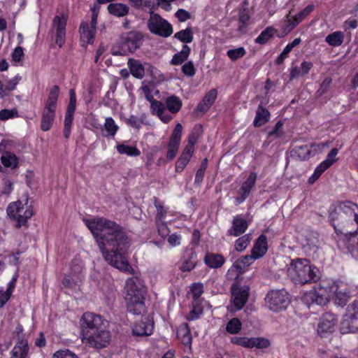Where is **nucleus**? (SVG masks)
Here are the masks:
<instances>
[{"label": "nucleus", "instance_id": "8", "mask_svg": "<svg viewBox=\"0 0 358 358\" xmlns=\"http://www.w3.org/2000/svg\"><path fill=\"white\" fill-rule=\"evenodd\" d=\"M329 288V282L324 281L322 285L305 293L303 296V302L308 306L312 304L325 305L330 300Z\"/></svg>", "mask_w": 358, "mask_h": 358}, {"label": "nucleus", "instance_id": "4", "mask_svg": "<svg viewBox=\"0 0 358 358\" xmlns=\"http://www.w3.org/2000/svg\"><path fill=\"white\" fill-rule=\"evenodd\" d=\"M287 274L295 285H303L320 279V271L306 259H295L287 265Z\"/></svg>", "mask_w": 358, "mask_h": 358}, {"label": "nucleus", "instance_id": "7", "mask_svg": "<svg viewBox=\"0 0 358 358\" xmlns=\"http://www.w3.org/2000/svg\"><path fill=\"white\" fill-rule=\"evenodd\" d=\"M6 211L8 215L16 221L17 228L24 225L34 214L30 206L20 201L10 203Z\"/></svg>", "mask_w": 358, "mask_h": 358}, {"label": "nucleus", "instance_id": "62", "mask_svg": "<svg viewBox=\"0 0 358 358\" xmlns=\"http://www.w3.org/2000/svg\"><path fill=\"white\" fill-rule=\"evenodd\" d=\"M23 56V49L20 46L16 47L12 53V59L14 62H20L22 59Z\"/></svg>", "mask_w": 358, "mask_h": 358}, {"label": "nucleus", "instance_id": "25", "mask_svg": "<svg viewBox=\"0 0 358 358\" xmlns=\"http://www.w3.org/2000/svg\"><path fill=\"white\" fill-rule=\"evenodd\" d=\"M267 238L265 235H260L256 241L251 253L257 258L262 257L267 251Z\"/></svg>", "mask_w": 358, "mask_h": 358}, {"label": "nucleus", "instance_id": "12", "mask_svg": "<svg viewBox=\"0 0 358 358\" xmlns=\"http://www.w3.org/2000/svg\"><path fill=\"white\" fill-rule=\"evenodd\" d=\"M142 36L137 31H130L121 38V51L116 52L115 55H126L134 52L141 45Z\"/></svg>", "mask_w": 358, "mask_h": 358}, {"label": "nucleus", "instance_id": "61", "mask_svg": "<svg viewBox=\"0 0 358 358\" xmlns=\"http://www.w3.org/2000/svg\"><path fill=\"white\" fill-rule=\"evenodd\" d=\"M282 122L281 121H278L275 125L274 129L269 131L268 136H274L275 138H278L282 135V131H281V129L282 128Z\"/></svg>", "mask_w": 358, "mask_h": 358}, {"label": "nucleus", "instance_id": "14", "mask_svg": "<svg viewBox=\"0 0 358 358\" xmlns=\"http://www.w3.org/2000/svg\"><path fill=\"white\" fill-rule=\"evenodd\" d=\"M341 331L342 334L355 333L358 331V308L348 310L341 322Z\"/></svg>", "mask_w": 358, "mask_h": 358}, {"label": "nucleus", "instance_id": "28", "mask_svg": "<svg viewBox=\"0 0 358 358\" xmlns=\"http://www.w3.org/2000/svg\"><path fill=\"white\" fill-rule=\"evenodd\" d=\"M131 74L136 78L141 79L145 76V69L139 60L130 58L127 62Z\"/></svg>", "mask_w": 358, "mask_h": 358}, {"label": "nucleus", "instance_id": "15", "mask_svg": "<svg viewBox=\"0 0 358 358\" xmlns=\"http://www.w3.org/2000/svg\"><path fill=\"white\" fill-rule=\"evenodd\" d=\"M249 296V287H233L231 289V305L234 310H240L246 303Z\"/></svg>", "mask_w": 358, "mask_h": 358}, {"label": "nucleus", "instance_id": "57", "mask_svg": "<svg viewBox=\"0 0 358 358\" xmlns=\"http://www.w3.org/2000/svg\"><path fill=\"white\" fill-rule=\"evenodd\" d=\"M191 291L194 299L199 298L203 292V285L202 283L196 282L191 287Z\"/></svg>", "mask_w": 358, "mask_h": 358}, {"label": "nucleus", "instance_id": "52", "mask_svg": "<svg viewBox=\"0 0 358 358\" xmlns=\"http://www.w3.org/2000/svg\"><path fill=\"white\" fill-rule=\"evenodd\" d=\"M14 182L8 177H4L2 180L1 192L3 194H10L13 190Z\"/></svg>", "mask_w": 358, "mask_h": 358}, {"label": "nucleus", "instance_id": "55", "mask_svg": "<svg viewBox=\"0 0 358 358\" xmlns=\"http://www.w3.org/2000/svg\"><path fill=\"white\" fill-rule=\"evenodd\" d=\"M83 263L80 260H73L71 266V275L73 276H79L83 271Z\"/></svg>", "mask_w": 358, "mask_h": 358}, {"label": "nucleus", "instance_id": "36", "mask_svg": "<svg viewBox=\"0 0 358 358\" xmlns=\"http://www.w3.org/2000/svg\"><path fill=\"white\" fill-rule=\"evenodd\" d=\"M257 179V174L255 173H250L247 180L243 183L238 193L245 196H248L252 187L255 185Z\"/></svg>", "mask_w": 358, "mask_h": 358}, {"label": "nucleus", "instance_id": "44", "mask_svg": "<svg viewBox=\"0 0 358 358\" xmlns=\"http://www.w3.org/2000/svg\"><path fill=\"white\" fill-rule=\"evenodd\" d=\"M201 129L200 126L195 127L192 132L189 134L188 137V143L185 148V150L191 153L194 152V146L196 143L197 140L199 137V130Z\"/></svg>", "mask_w": 358, "mask_h": 358}, {"label": "nucleus", "instance_id": "21", "mask_svg": "<svg viewBox=\"0 0 358 358\" xmlns=\"http://www.w3.org/2000/svg\"><path fill=\"white\" fill-rule=\"evenodd\" d=\"M217 95V92L215 89H212L208 92L202 100L198 103L196 111L200 112L202 114L205 113L215 102Z\"/></svg>", "mask_w": 358, "mask_h": 358}, {"label": "nucleus", "instance_id": "48", "mask_svg": "<svg viewBox=\"0 0 358 358\" xmlns=\"http://www.w3.org/2000/svg\"><path fill=\"white\" fill-rule=\"evenodd\" d=\"M75 111L66 110L65 120H64V135L65 138H69L71 134V128L72 122L73 120V114Z\"/></svg>", "mask_w": 358, "mask_h": 358}, {"label": "nucleus", "instance_id": "39", "mask_svg": "<svg viewBox=\"0 0 358 358\" xmlns=\"http://www.w3.org/2000/svg\"><path fill=\"white\" fill-rule=\"evenodd\" d=\"M1 160L4 166L12 169H15L18 164L17 157L10 152H4L1 157Z\"/></svg>", "mask_w": 358, "mask_h": 358}, {"label": "nucleus", "instance_id": "50", "mask_svg": "<svg viewBox=\"0 0 358 358\" xmlns=\"http://www.w3.org/2000/svg\"><path fill=\"white\" fill-rule=\"evenodd\" d=\"M242 273V267L236 262L229 268L227 273V278L230 280H236Z\"/></svg>", "mask_w": 358, "mask_h": 358}, {"label": "nucleus", "instance_id": "27", "mask_svg": "<svg viewBox=\"0 0 358 358\" xmlns=\"http://www.w3.org/2000/svg\"><path fill=\"white\" fill-rule=\"evenodd\" d=\"M96 30L90 27L87 22H82L80 26V41L83 43L92 44L94 42Z\"/></svg>", "mask_w": 358, "mask_h": 358}, {"label": "nucleus", "instance_id": "3", "mask_svg": "<svg viewBox=\"0 0 358 358\" xmlns=\"http://www.w3.org/2000/svg\"><path fill=\"white\" fill-rule=\"evenodd\" d=\"M329 219L336 231L350 235L358 232V206L350 201L331 208Z\"/></svg>", "mask_w": 358, "mask_h": 358}, {"label": "nucleus", "instance_id": "38", "mask_svg": "<svg viewBox=\"0 0 358 358\" xmlns=\"http://www.w3.org/2000/svg\"><path fill=\"white\" fill-rule=\"evenodd\" d=\"M344 40V34L342 31H337L327 35L325 41L331 46L336 47L341 45Z\"/></svg>", "mask_w": 358, "mask_h": 358}, {"label": "nucleus", "instance_id": "49", "mask_svg": "<svg viewBox=\"0 0 358 358\" xmlns=\"http://www.w3.org/2000/svg\"><path fill=\"white\" fill-rule=\"evenodd\" d=\"M346 248L355 258H358V238L350 237L347 240Z\"/></svg>", "mask_w": 358, "mask_h": 358}, {"label": "nucleus", "instance_id": "16", "mask_svg": "<svg viewBox=\"0 0 358 358\" xmlns=\"http://www.w3.org/2000/svg\"><path fill=\"white\" fill-rule=\"evenodd\" d=\"M182 131V124L178 123L171 134L170 141L168 144V152L166 155V159L169 161L173 160L177 155L180 144Z\"/></svg>", "mask_w": 358, "mask_h": 358}, {"label": "nucleus", "instance_id": "17", "mask_svg": "<svg viewBox=\"0 0 358 358\" xmlns=\"http://www.w3.org/2000/svg\"><path fill=\"white\" fill-rule=\"evenodd\" d=\"M232 343L244 348H266L269 345L267 339L262 338L233 337L231 339Z\"/></svg>", "mask_w": 358, "mask_h": 358}, {"label": "nucleus", "instance_id": "63", "mask_svg": "<svg viewBox=\"0 0 358 358\" xmlns=\"http://www.w3.org/2000/svg\"><path fill=\"white\" fill-rule=\"evenodd\" d=\"M176 16L180 22H185L191 17L190 13L184 9H179L176 13Z\"/></svg>", "mask_w": 358, "mask_h": 358}, {"label": "nucleus", "instance_id": "2", "mask_svg": "<svg viewBox=\"0 0 358 358\" xmlns=\"http://www.w3.org/2000/svg\"><path fill=\"white\" fill-rule=\"evenodd\" d=\"M80 324L81 341L85 346L99 350L109 345L111 334L108 329V321L103 317L85 312L80 318Z\"/></svg>", "mask_w": 358, "mask_h": 358}, {"label": "nucleus", "instance_id": "59", "mask_svg": "<svg viewBox=\"0 0 358 358\" xmlns=\"http://www.w3.org/2000/svg\"><path fill=\"white\" fill-rule=\"evenodd\" d=\"M78 279H80L79 276L75 277L70 274L69 275H66L64 278V279L62 280V284L65 287H72L76 284V280H78Z\"/></svg>", "mask_w": 358, "mask_h": 358}, {"label": "nucleus", "instance_id": "32", "mask_svg": "<svg viewBox=\"0 0 358 358\" xmlns=\"http://www.w3.org/2000/svg\"><path fill=\"white\" fill-rule=\"evenodd\" d=\"M177 336L184 345H187L191 344L192 335L187 323H183L179 326L177 330Z\"/></svg>", "mask_w": 358, "mask_h": 358}, {"label": "nucleus", "instance_id": "24", "mask_svg": "<svg viewBox=\"0 0 358 358\" xmlns=\"http://www.w3.org/2000/svg\"><path fill=\"white\" fill-rule=\"evenodd\" d=\"M152 331L153 324L150 320L140 321L132 329L133 334L138 336H149L152 333Z\"/></svg>", "mask_w": 358, "mask_h": 358}, {"label": "nucleus", "instance_id": "47", "mask_svg": "<svg viewBox=\"0 0 358 358\" xmlns=\"http://www.w3.org/2000/svg\"><path fill=\"white\" fill-rule=\"evenodd\" d=\"M250 234H245L238 238L235 242V250L238 252L244 251L251 242Z\"/></svg>", "mask_w": 358, "mask_h": 358}, {"label": "nucleus", "instance_id": "5", "mask_svg": "<svg viewBox=\"0 0 358 358\" xmlns=\"http://www.w3.org/2000/svg\"><path fill=\"white\" fill-rule=\"evenodd\" d=\"M125 296L128 310L135 315L141 314L144 309V287L139 278L134 276L126 281Z\"/></svg>", "mask_w": 358, "mask_h": 358}, {"label": "nucleus", "instance_id": "45", "mask_svg": "<svg viewBox=\"0 0 358 358\" xmlns=\"http://www.w3.org/2000/svg\"><path fill=\"white\" fill-rule=\"evenodd\" d=\"M274 36V29L268 27L266 28L261 34L256 38L255 43L258 44H265L270 41Z\"/></svg>", "mask_w": 358, "mask_h": 358}, {"label": "nucleus", "instance_id": "30", "mask_svg": "<svg viewBox=\"0 0 358 358\" xmlns=\"http://www.w3.org/2000/svg\"><path fill=\"white\" fill-rule=\"evenodd\" d=\"M269 118V111L262 106L259 105L256 111L253 124L255 127H259L268 122Z\"/></svg>", "mask_w": 358, "mask_h": 358}, {"label": "nucleus", "instance_id": "60", "mask_svg": "<svg viewBox=\"0 0 358 358\" xmlns=\"http://www.w3.org/2000/svg\"><path fill=\"white\" fill-rule=\"evenodd\" d=\"M17 114L15 110L3 109L0 111V120H6L15 117Z\"/></svg>", "mask_w": 358, "mask_h": 358}, {"label": "nucleus", "instance_id": "33", "mask_svg": "<svg viewBox=\"0 0 358 358\" xmlns=\"http://www.w3.org/2000/svg\"><path fill=\"white\" fill-rule=\"evenodd\" d=\"M166 108L173 114L177 113L182 107V101L175 95L168 96L165 99Z\"/></svg>", "mask_w": 358, "mask_h": 358}, {"label": "nucleus", "instance_id": "20", "mask_svg": "<svg viewBox=\"0 0 358 358\" xmlns=\"http://www.w3.org/2000/svg\"><path fill=\"white\" fill-rule=\"evenodd\" d=\"M248 227V221L240 215L234 217L232 226L228 230V234L233 236H238L245 233Z\"/></svg>", "mask_w": 358, "mask_h": 358}, {"label": "nucleus", "instance_id": "51", "mask_svg": "<svg viewBox=\"0 0 358 358\" xmlns=\"http://www.w3.org/2000/svg\"><path fill=\"white\" fill-rule=\"evenodd\" d=\"M246 51L244 48L240 47L236 49L229 50L227 52V56L232 60L235 61L245 56Z\"/></svg>", "mask_w": 358, "mask_h": 358}, {"label": "nucleus", "instance_id": "40", "mask_svg": "<svg viewBox=\"0 0 358 358\" xmlns=\"http://www.w3.org/2000/svg\"><path fill=\"white\" fill-rule=\"evenodd\" d=\"M103 127L107 133L105 135L106 137H114L119 129L118 125L111 117L105 119Z\"/></svg>", "mask_w": 358, "mask_h": 358}, {"label": "nucleus", "instance_id": "22", "mask_svg": "<svg viewBox=\"0 0 358 358\" xmlns=\"http://www.w3.org/2000/svg\"><path fill=\"white\" fill-rule=\"evenodd\" d=\"M314 5L310 4L307 6L303 10L299 13L296 14L293 20H289L285 31L287 32L291 31L294 27L297 26L302 20H303L314 9Z\"/></svg>", "mask_w": 358, "mask_h": 358}, {"label": "nucleus", "instance_id": "46", "mask_svg": "<svg viewBox=\"0 0 358 358\" xmlns=\"http://www.w3.org/2000/svg\"><path fill=\"white\" fill-rule=\"evenodd\" d=\"M242 328V323L238 318L234 317L227 324L226 331L231 334L239 333Z\"/></svg>", "mask_w": 358, "mask_h": 358}, {"label": "nucleus", "instance_id": "9", "mask_svg": "<svg viewBox=\"0 0 358 358\" xmlns=\"http://www.w3.org/2000/svg\"><path fill=\"white\" fill-rule=\"evenodd\" d=\"M149 31L157 36L167 38L173 34L172 25L159 15L151 13L147 22Z\"/></svg>", "mask_w": 358, "mask_h": 358}, {"label": "nucleus", "instance_id": "37", "mask_svg": "<svg viewBox=\"0 0 358 358\" xmlns=\"http://www.w3.org/2000/svg\"><path fill=\"white\" fill-rule=\"evenodd\" d=\"M338 149L333 148L330 152L328 154L327 159L324 160L322 162H321L318 165V172L325 171L329 167H330L336 160V158L337 154H338Z\"/></svg>", "mask_w": 358, "mask_h": 358}, {"label": "nucleus", "instance_id": "10", "mask_svg": "<svg viewBox=\"0 0 358 358\" xmlns=\"http://www.w3.org/2000/svg\"><path fill=\"white\" fill-rule=\"evenodd\" d=\"M268 308L274 312L286 309L289 303L288 293L285 289L272 290L265 298Z\"/></svg>", "mask_w": 358, "mask_h": 358}, {"label": "nucleus", "instance_id": "23", "mask_svg": "<svg viewBox=\"0 0 358 358\" xmlns=\"http://www.w3.org/2000/svg\"><path fill=\"white\" fill-rule=\"evenodd\" d=\"M29 350L27 341L22 338L13 348L10 358H28Z\"/></svg>", "mask_w": 358, "mask_h": 358}, {"label": "nucleus", "instance_id": "19", "mask_svg": "<svg viewBox=\"0 0 358 358\" xmlns=\"http://www.w3.org/2000/svg\"><path fill=\"white\" fill-rule=\"evenodd\" d=\"M150 103L152 114L157 115L164 123H168L173 119V116L166 112V106L162 102L154 99Z\"/></svg>", "mask_w": 358, "mask_h": 358}, {"label": "nucleus", "instance_id": "1", "mask_svg": "<svg viewBox=\"0 0 358 358\" xmlns=\"http://www.w3.org/2000/svg\"><path fill=\"white\" fill-rule=\"evenodd\" d=\"M84 222L96 238L105 260L123 272L133 273L134 269L123 255L129 246V240L123 228L103 217L85 219Z\"/></svg>", "mask_w": 358, "mask_h": 358}, {"label": "nucleus", "instance_id": "18", "mask_svg": "<svg viewBox=\"0 0 358 358\" xmlns=\"http://www.w3.org/2000/svg\"><path fill=\"white\" fill-rule=\"evenodd\" d=\"M338 322L336 317L329 313H326L321 317L317 331L320 334L332 332Z\"/></svg>", "mask_w": 358, "mask_h": 358}, {"label": "nucleus", "instance_id": "64", "mask_svg": "<svg viewBox=\"0 0 358 358\" xmlns=\"http://www.w3.org/2000/svg\"><path fill=\"white\" fill-rule=\"evenodd\" d=\"M203 313V310L201 308L194 307L189 313L187 318L188 320H196L199 315H201Z\"/></svg>", "mask_w": 358, "mask_h": 358}, {"label": "nucleus", "instance_id": "26", "mask_svg": "<svg viewBox=\"0 0 358 358\" xmlns=\"http://www.w3.org/2000/svg\"><path fill=\"white\" fill-rule=\"evenodd\" d=\"M196 254L193 251H187L181 261V264L180 266V269L182 271H190L196 265Z\"/></svg>", "mask_w": 358, "mask_h": 358}, {"label": "nucleus", "instance_id": "56", "mask_svg": "<svg viewBox=\"0 0 358 358\" xmlns=\"http://www.w3.org/2000/svg\"><path fill=\"white\" fill-rule=\"evenodd\" d=\"M182 72L188 77L194 76L196 71L193 62L192 61L186 62L182 66Z\"/></svg>", "mask_w": 358, "mask_h": 358}, {"label": "nucleus", "instance_id": "42", "mask_svg": "<svg viewBox=\"0 0 358 358\" xmlns=\"http://www.w3.org/2000/svg\"><path fill=\"white\" fill-rule=\"evenodd\" d=\"M116 148L121 155H127L131 157H138L141 155V151L135 146L120 144L117 145Z\"/></svg>", "mask_w": 358, "mask_h": 358}, {"label": "nucleus", "instance_id": "53", "mask_svg": "<svg viewBox=\"0 0 358 358\" xmlns=\"http://www.w3.org/2000/svg\"><path fill=\"white\" fill-rule=\"evenodd\" d=\"M256 259H257L251 253L250 255H245L240 257L236 263L241 265L243 268L251 265Z\"/></svg>", "mask_w": 358, "mask_h": 358}, {"label": "nucleus", "instance_id": "43", "mask_svg": "<svg viewBox=\"0 0 358 358\" xmlns=\"http://www.w3.org/2000/svg\"><path fill=\"white\" fill-rule=\"evenodd\" d=\"M193 153H191L189 152H187L186 150H183L181 156L180 158L177 160L176 163V171L180 173L182 172L188 162L190 160V158L192 157Z\"/></svg>", "mask_w": 358, "mask_h": 358}, {"label": "nucleus", "instance_id": "54", "mask_svg": "<svg viewBox=\"0 0 358 358\" xmlns=\"http://www.w3.org/2000/svg\"><path fill=\"white\" fill-rule=\"evenodd\" d=\"M53 358H79L77 355L68 349L60 350L55 352Z\"/></svg>", "mask_w": 358, "mask_h": 358}, {"label": "nucleus", "instance_id": "29", "mask_svg": "<svg viewBox=\"0 0 358 358\" xmlns=\"http://www.w3.org/2000/svg\"><path fill=\"white\" fill-rule=\"evenodd\" d=\"M204 262L211 268H218L224 264L225 259L220 254L208 253L204 257Z\"/></svg>", "mask_w": 358, "mask_h": 358}, {"label": "nucleus", "instance_id": "41", "mask_svg": "<svg viewBox=\"0 0 358 358\" xmlns=\"http://www.w3.org/2000/svg\"><path fill=\"white\" fill-rule=\"evenodd\" d=\"M174 38L184 43H189L193 41V31L191 27H187L174 34Z\"/></svg>", "mask_w": 358, "mask_h": 358}, {"label": "nucleus", "instance_id": "13", "mask_svg": "<svg viewBox=\"0 0 358 358\" xmlns=\"http://www.w3.org/2000/svg\"><path fill=\"white\" fill-rule=\"evenodd\" d=\"M329 292L330 299H334L335 303L341 306L345 305L350 297L349 289L343 284L338 285L329 282Z\"/></svg>", "mask_w": 358, "mask_h": 358}, {"label": "nucleus", "instance_id": "35", "mask_svg": "<svg viewBox=\"0 0 358 358\" xmlns=\"http://www.w3.org/2000/svg\"><path fill=\"white\" fill-rule=\"evenodd\" d=\"M191 49L187 45H183L182 50L175 54L171 61L173 65H180L186 61L190 54Z\"/></svg>", "mask_w": 358, "mask_h": 358}, {"label": "nucleus", "instance_id": "58", "mask_svg": "<svg viewBox=\"0 0 358 358\" xmlns=\"http://www.w3.org/2000/svg\"><path fill=\"white\" fill-rule=\"evenodd\" d=\"M155 206L157 208V218L161 221L166 216L167 210L159 202H155Z\"/></svg>", "mask_w": 358, "mask_h": 358}, {"label": "nucleus", "instance_id": "31", "mask_svg": "<svg viewBox=\"0 0 358 358\" xmlns=\"http://www.w3.org/2000/svg\"><path fill=\"white\" fill-rule=\"evenodd\" d=\"M250 16L245 9L239 11L237 31L241 34H245L250 24Z\"/></svg>", "mask_w": 358, "mask_h": 358}, {"label": "nucleus", "instance_id": "11", "mask_svg": "<svg viewBox=\"0 0 358 358\" xmlns=\"http://www.w3.org/2000/svg\"><path fill=\"white\" fill-rule=\"evenodd\" d=\"M68 17L66 15L62 14L54 17L51 28V38L55 40V43L62 48L66 41V27Z\"/></svg>", "mask_w": 358, "mask_h": 358}, {"label": "nucleus", "instance_id": "6", "mask_svg": "<svg viewBox=\"0 0 358 358\" xmlns=\"http://www.w3.org/2000/svg\"><path fill=\"white\" fill-rule=\"evenodd\" d=\"M59 93V88L57 85L51 87L41 118V128L44 131L50 130L53 124Z\"/></svg>", "mask_w": 358, "mask_h": 358}, {"label": "nucleus", "instance_id": "34", "mask_svg": "<svg viewBox=\"0 0 358 358\" xmlns=\"http://www.w3.org/2000/svg\"><path fill=\"white\" fill-rule=\"evenodd\" d=\"M108 12L117 17H123L128 14L129 7L120 3H110L108 6Z\"/></svg>", "mask_w": 358, "mask_h": 358}]
</instances>
